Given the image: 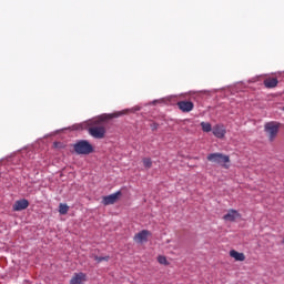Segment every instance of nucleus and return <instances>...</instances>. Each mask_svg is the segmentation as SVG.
Listing matches in <instances>:
<instances>
[{
  "mask_svg": "<svg viewBox=\"0 0 284 284\" xmlns=\"http://www.w3.org/2000/svg\"><path fill=\"white\" fill-rule=\"evenodd\" d=\"M73 150L75 154L88 156L94 152V146L88 140H80L73 144Z\"/></svg>",
  "mask_w": 284,
  "mask_h": 284,
  "instance_id": "2",
  "label": "nucleus"
},
{
  "mask_svg": "<svg viewBox=\"0 0 284 284\" xmlns=\"http://www.w3.org/2000/svg\"><path fill=\"white\" fill-rule=\"evenodd\" d=\"M83 281H85V274L78 273L71 278L70 284H81Z\"/></svg>",
  "mask_w": 284,
  "mask_h": 284,
  "instance_id": "13",
  "label": "nucleus"
},
{
  "mask_svg": "<svg viewBox=\"0 0 284 284\" xmlns=\"http://www.w3.org/2000/svg\"><path fill=\"white\" fill-rule=\"evenodd\" d=\"M90 257L94 258L97 263H103V261L105 262L110 261V256H99V255L92 254Z\"/></svg>",
  "mask_w": 284,
  "mask_h": 284,
  "instance_id": "15",
  "label": "nucleus"
},
{
  "mask_svg": "<svg viewBox=\"0 0 284 284\" xmlns=\"http://www.w3.org/2000/svg\"><path fill=\"white\" fill-rule=\"evenodd\" d=\"M230 256L231 258H234V261H240V262L245 261V253H240L236 250H231Z\"/></svg>",
  "mask_w": 284,
  "mask_h": 284,
  "instance_id": "12",
  "label": "nucleus"
},
{
  "mask_svg": "<svg viewBox=\"0 0 284 284\" xmlns=\"http://www.w3.org/2000/svg\"><path fill=\"white\" fill-rule=\"evenodd\" d=\"M152 233L148 230H142L141 232L136 233L133 237V241L135 243H148L149 236H151Z\"/></svg>",
  "mask_w": 284,
  "mask_h": 284,
  "instance_id": "6",
  "label": "nucleus"
},
{
  "mask_svg": "<svg viewBox=\"0 0 284 284\" xmlns=\"http://www.w3.org/2000/svg\"><path fill=\"white\" fill-rule=\"evenodd\" d=\"M203 132H212V124L210 122H201Z\"/></svg>",
  "mask_w": 284,
  "mask_h": 284,
  "instance_id": "17",
  "label": "nucleus"
},
{
  "mask_svg": "<svg viewBox=\"0 0 284 284\" xmlns=\"http://www.w3.org/2000/svg\"><path fill=\"white\" fill-rule=\"evenodd\" d=\"M28 207H30V202L22 199L14 202L12 210L13 212H22V210H28Z\"/></svg>",
  "mask_w": 284,
  "mask_h": 284,
  "instance_id": "8",
  "label": "nucleus"
},
{
  "mask_svg": "<svg viewBox=\"0 0 284 284\" xmlns=\"http://www.w3.org/2000/svg\"><path fill=\"white\" fill-rule=\"evenodd\" d=\"M142 163H143L145 170H150L152 168V159L151 158L142 159Z\"/></svg>",
  "mask_w": 284,
  "mask_h": 284,
  "instance_id": "16",
  "label": "nucleus"
},
{
  "mask_svg": "<svg viewBox=\"0 0 284 284\" xmlns=\"http://www.w3.org/2000/svg\"><path fill=\"white\" fill-rule=\"evenodd\" d=\"M179 110H181V112L187 113V112H192V110H194V102L192 101H179L176 103Z\"/></svg>",
  "mask_w": 284,
  "mask_h": 284,
  "instance_id": "5",
  "label": "nucleus"
},
{
  "mask_svg": "<svg viewBox=\"0 0 284 284\" xmlns=\"http://www.w3.org/2000/svg\"><path fill=\"white\" fill-rule=\"evenodd\" d=\"M226 132H227V131L225 130V126H223V125H221V124H216V125L213 128V134H214V136H216V139H224Z\"/></svg>",
  "mask_w": 284,
  "mask_h": 284,
  "instance_id": "10",
  "label": "nucleus"
},
{
  "mask_svg": "<svg viewBox=\"0 0 284 284\" xmlns=\"http://www.w3.org/2000/svg\"><path fill=\"white\" fill-rule=\"evenodd\" d=\"M121 112L111 113L106 115H101L99 118H95L89 122V129L88 132L90 136L93 139H105V121L109 119H118V116H121Z\"/></svg>",
  "mask_w": 284,
  "mask_h": 284,
  "instance_id": "1",
  "label": "nucleus"
},
{
  "mask_svg": "<svg viewBox=\"0 0 284 284\" xmlns=\"http://www.w3.org/2000/svg\"><path fill=\"white\" fill-rule=\"evenodd\" d=\"M151 130H152L153 132L156 131V130H159V123L153 122V123L151 124Z\"/></svg>",
  "mask_w": 284,
  "mask_h": 284,
  "instance_id": "19",
  "label": "nucleus"
},
{
  "mask_svg": "<svg viewBox=\"0 0 284 284\" xmlns=\"http://www.w3.org/2000/svg\"><path fill=\"white\" fill-rule=\"evenodd\" d=\"M158 262L160 265H168V258L163 255L158 256Z\"/></svg>",
  "mask_w": 284,
  "mask_h": 284,
  "instance_id": "18",
  "label": "nucleus"
},
{
  "mask_svg": "<svg viewBox=\"0 0 284 284\" xmlns=\"http://www.w3.org/2000/svg\"><path fill=\"white\" fill-rule=\"evenodd\" d=\"M119 196H121V191H118L113 194L106 195L102 197V203L104 205H114L116 201H119Z\"/></svg>",
  "mask_w": 284,
  "mask_h": 284,
  "instance_id": "7",
  "label": "nucleus"
},
{
  "mask_svg": "<svg viewBox=\"0 0 284 284\" xmlns=\"http://www.w3.org/2000/svg\"><path fill=\"white\" fill-rule=\"evenodd\" d=\"M281 129V123L278 122H267L264 125V132L267 134L268 136V141H274V139H276V136H278V130Z\"/></svg>",
  "mask_w": 284,
  "mask_h": 284,
  "instance_id": "4",
  "label": "nucleus"
},
{
  "mask_svg": "<svg viewBox=\"0 0 284 284\" xmlns=\"http://www.w3.org/2000/svg\"><path fill=\"white\" fill-rule=\"evenodd\" d=\"M206 159L211 163L222 165V168H225V170L230 168V165H227V163H230V156L223 153H210Z\"/></svg>",
  "mask_w": 284,
  "mask_h": 284,
  "instance_id": "3",
  "label": "nucleus"
},
{
  "mask_svg": "<svg viewBox=\"0 0 284 284\" xmlns=\"http://www.w3.org/2000/svg\"><path fill=\"white\" fill-rule=\"evenodd\" d=\"M237 219H241V213L236 210H229L227 213L223 216L224 221L229 223H234Z\"/></svg>",
  "mask_w": 284,
  "mask_h": 284,
  "instance_id": "9",
  "label": "nucleus"
},
{
  "mask_svg": "<svg viewBox=\"0 0 284 284\" xmlns=\"http://www.w3.org/2000/svg\"><path fill=\"white\" fill-rule=\"evenodd\" d=\"M263 84L268 90H272V89H274V88H276L278 85V79H276V78H266L263 81Z\"/></svg>",
  "mask_w": 284,
  "mask_h": 284,
  "instance_id": "11",
  "label": "nucleus"
},
{
  "mask_svg": "<svg viewBox=\"0 0 284 284\" xmlns=\"http://www.w3.org/2000/svg\"><path fill=\"white\" fill-rule=\"evenodd\" d=\"M69 211H70V206H68V204H63V203L59 204V213L60 214L65 215V214H68Z\"/></svg>",
  "mask_w": 284,
  "mask_h": 284,
  "instance_id": "14",
  "label": "nucleus"
}]
</instances>
